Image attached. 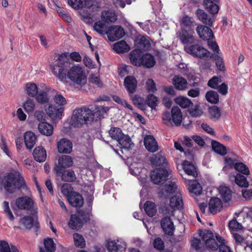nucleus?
<instances>
[{
    "mask_svg": "<svg viewBox=\"0 0 252 252\" xmlns=\"http://www.w3.org/2000/svg\"><path fill=\"white\" fill-rule=\"evenodd\" d=\"M68 58V53L58 55V57L50 64L53 74L61 81H64L67 76L72 82L78 85H83L86 82L85 72L81 67L73 65Z\"/></svg>",
    "mask_w": 252,
    "mask_h": 252,
    "instance_id": "1",
    "label": "nucleus"
},
{
    "mask_svg": "<svg viewBox=\"0 0 252 252\" xmlns=\"http://www.w3.org/2000/svg\"><path fill=\"white\" fill-rule=\"evenodd\" d=\"M3 187L7 192L12 193L16 190L27 188L23 177L18 172L9 173L3 178H0V189Z\"/></svg>",
    "mask_w": 252,
    "mask_h": 252,
    "instance_id": "2",
    "label": "nucleus"
},
{
    "mask_svg": "<svg viewBox=\"0 0 252 252\" xmlns=\"http://www.w3.org/2000/svg\"><path fill=\"white\" fill-rule=\"evenodd\" d=\"M198 19L206 25H198L196 31L200 38L203 40L213 39L215 38L212 30L210 28L213 26V21L203 10L198 9L196 12Z\"/></svg>",
    "mask_w": 252,
    "mask_h": 252,
    "instance_id": "3",
    "label": "nucleus"
},
{
    "mask_svg": "<svg viewBox=\"0 0 252 252\" xmlns=\"http://www.w3.org/2000/svg\"><path fill=\"white\" fill-rule=\"evenodd\" d=\"M92 110L83 106L75 109L71 119V125L74 127H79L88 122L93 121Z\"/></svg>",
    "mask_w": 252,
    "mask_h": 252,
    "instance_id": "4",
    "label": "nucleus"
},
{
    "mask_svg": "<svg viewBox=\"0 0 252 252\" xmlns=\"http://www.w3.org/2000/svg\"><path fill=\"white\" fill-rule=\"evenodd\" d=\"M183 115L181 109L178 106L172 108L171 113L168 111L163 114L162 120L164 124L168 126H172L173 123L176 126H181L182 122Z\"/></svg>",
    "mask_w": 252,
    "mask_h": 252,
    "instance_id": "5",
    "label": "nucleus"
},
{
    "mask_svg": "<svg viewBox=\"0 0 252 252\" xmlns=\"http://www.w3.org/2000/svg\"><path fill=\"white\" fill-rule=\"evenodd\" d=\"M109 135L113 140L118 142L121 148L130 149L131 140L128 135L125 134L120 128L112 127L109 130Z\"/></svg>",
    "mask_w": 252,
    "mask_h": 252,
    "instance_id": "6",
    "label": "nucleus"
},
{
    "mask_svg": "<svg viewBox=\"0 0 252 252\" xmlns=\"http://www.w3.org/2000/svg\"><path fill=\"white\" fill-rule=\"evenodd\" d=\"M184 49L186 53L194 57L207 60L210 57L211 53L199 44L185 46Z\"/></svg>",
    "mask_w": 252,
    "mask_h": 252,
    "instance_id": "7",
    "label": "nucleus"
},
{
    "mask_svg": "<svg viewBox=\"0 0 252 252\" xmlns=\"http://www.w3.org/2000/svg\"><path fill=\"white\" fill-rule=\"evenodd\" d=\"M166 168H157L151 175V180L155 184H163L168 180L169 173Z\"/></svg>",
    "mask_w": 252,
    "mask_h": 252,
    "instance_id": "8",
    "label": "nucleus"
},
{
    "mask_svg": "<svg viewBox=\"0 0 252 252\" xmlns=\"http://www.w3.org/2000/svg\"><path fill=\"white\" fill-rule=\"evenodd\" d=\"M57 170L53 171L55 176L58 179L65 182H73L76 179L74 171L71 169H62L58 167Z\"/></svg>",
    "mask_w": 252,
    "mask_h": 252,
    "instance_id": "9",
    "label": "nucleus"
},
{
    "mask_svg": "<svg viewBox=\"0 0 252 252\" xmlns=\"http://www.w3.org/2000/svg\"><path fill=\"white\" fill-rule=\"evenodd\" d=\"M202 239L205 241L206 247L212 250L218 249V243L214 238V234L211 230H205L202 235Z\"/></svg>",
    "mask_w": 252,
    "mask_h": 252,
    "instance_id": "10",
    "label": "nucleus"
},
{
    "mask_svg": "<svg viewBox=\"0 0 252 252\" xmlns=\"http://www.w3.org/2000/svg\"><path fill=\"white\" fill-rule=\"evenodd\" d=\"M109 39L114 41L123 37L125 32L124 29L120 26H110L106 32Z\"/></svg>",
    "mask_w": 252,
    "mask_h": 252,
    "instance_id": "11",
    "label": "nucleus"
},
{
    "mask_svg": "<svg viewBox=\"0 0 252 252\" xmlns=\"http://www.w3.org/2000/svg\"><path fill=\"white\" fill-rule=\"evenodd\" d=\"M153 166L159 167L158 168H167L168 162L163 152L160 151L156 154L153 155L150 159Z\"/></svg>",
    "mask_w": 252,
    "mask_h": 252,
    "instance_id": "12",
    "label": "nucleus"
},
{
    "mask_svg": "<svg viewBox=\"0 0 252 252\" xmlns=\"http://www.w3.org/2000/svg\"><path fill=\"white\" fill-rule=\"evenodd\" d=\"M15 204L20 209L30 210L33 208L34 202L28 196H24L17 198Z\"/></svg>",
    "mask_w": 252,
    "mask_h": 252,
    "instance_id": "13",
    "label": "nucleus"
},
{
    "mask_svg": "<svg viewBox=\"0 0 252 252\" xmlns=\"http://www.w3.org/2000/svg\"><path fill=\"white\" fill-rule=\"evenodd\" d=\"M160 225L164 233L169 236L173 235L175 228L170 217L163 218L160 221Z\"/></svg>",
    "mask_w": 252,
    "mask_h": 252,
    "instance_id": "14",
    "label": "nucleus"
},
{
    "mask_svg": "<svg viewBox=\"0 0 252 252\" xmlns=\"http://www.w3.org/2000/svg\"><path fill=\"white\" fill-rule=\"evenodd\" d=\"M124 85L129 94H133L136 90L137 81L133 75H128L125 78Z\"/></svg>",
    "mask_w": 252,
    "mask_h": 252,
    "instance_id": "15",
    "label": "nucleus"
},
{
    "mask_svg": "<svg viewBox=\"0 0 252 252\" xmlns=\"http://www.w3.org/2000/svg\"><path fill=\"white\" fill-rule=\"evenodd\" d=\"M73 161L72 158L67 155H63L61 156L58 160V164L54 166L53 171L57 170L58 167L63 169H66L72 166Z\"/></svg>",
    "mask_w": 252,
    "mask_h": 252,
    "instance_id": "16",
    "label": "nucleus"
},
{
    "mask_svg": "<svg viewBox=\"0 0 252 252\" xmlns=\"http://www.w3.org/2000/svg\"><path fill=\"white\" fill-rule=\"evenodd\" d=\"M144 144L146 149L151 153H154L158 149V143L152 135H148L145 137Z\"/></svg>",
    "mask_w": 252,
    "mask_h": 252,
    "instance_id": "17",
    "label": "nucleus"
},
{
    "mask_svg": "<svg viewBox=\"0 0 252 252\" xmlns=\"http://www.w3.org/2000/svg\"><path fill=\"white\" fill-rule=\"evenodd\" d=\"M59 153L69 154L72 151V143L71 141L65 138L61 139L57 143Z\"/></svg>",
    "mask_w": 252,
    "mask_h": 252,
    "instance_id": "18",
    "label": "nucleus"
},
{
    "mask_svg": "<svg viewBox=\"0 0 252 252\" xmlns=\"http://www.w3.org/2000/svg\"><path fill=\"white\" fill-rule=\"evenodd\" d=\"M64 111V108L61 107L58 108L56 106L50 104L46 110L48 115L52 119H61Z\"/></svg>",
    "mask_w": 252,
    "mask_h": 252,
    "instance_id": "19",
    "label": "nucleus"
},
{
    "mask_svg": "<svg viewBox=\"0 0 252 252\" xmlns=\"http://www.w3.org/2000/svg\"><path fill=\"white\" fill-rule=\"evenodd\" d=\"M83 225V221L80 217L76 214H71L68 222V226L71 229L78 230Z\"/></svg>",
    "mask_w": 252,
    "mask_h": 252,
    "instance_id": "20",
    "label": "nucleus"
},
{
    "mask_svg": "<svg viewBox=\"0 0 252 252\" xmlns=\"http://www.w3.org/2000/svg\"><path fill=\"white\" fill-rule=\"evenodd\" d=\"M143 52L140 49H134L129 54V59L131 63L135 66L141 65V58L143 57Z\"/></svg>",
    "mask_w": 252,
    "mask_h": 252,
    "instance_id": "21",
    "label": "nucleus"
},
{
    "mask_svg": "<svg viewBox=\"0 0 252 252\" xmlns=\"http://www.w3.org/2000/svg\"><path fill=\"white\" fill-rule=\"evenodd\" d=\"M24 139L27 148L31 150L36 143L37 137L33 132L28 131L25 133Z\"/></svg>",
    "mask_w": 252,
    "mask_h": 252,
    "instance_id": "22",
    "label": "nucleus"
},
{
    "mask_svg": "<svg viewBox=\"0 0 252 252\" xmlns=\"http://www.w3.org/2000/svg\"><path fill=\"white\" fill-rule=\"evenodd\" d=\"M222 207V201L218 197H212L209 202V210L213 214H216L220 211Z\"/></svg>",
    "mask_w": 252,
    "mask_h": 252,
    "instance_id": "23",
    "label": "nucleus"
},
{
    "mask_svg": "<svg viewBox=\"0 0 252 252\" xmlns=\"http://www.w3.org/2000/svg\"><path fill=\"white\" fill-rule=\"evenodd\" d=\"M67 199L69 204L75 207H81L84 203L82 196L76 192H74Z\"/></svg>",
    "mask_w": 252,
    "mask_h": 252,
    "instance_id": "24",
    "label": "nucleus"
},
{
    "mask_svg": "<svg viewBox=\"0 0 252 252\" xmlns=\"http://www.w3.org/2000/svg\"><path fill=\"white\" fill-rule=\"evenodd\" d=\"M220 0H204V5L206 9L211 14H217L219 7L217 3H219Z\"/></svg>",
    "mask_w": 252,
    "mask_h": 252,
    "instance_id": "25",
    "label": "nucleus"
},
{
    "mask_svg": "<svg viewBox=\"0 0 252 252\" xmlns=\"http://www.w3.org/2000/svg\"><path fill=\"white\" fill-rule=\"evenodd\" d=\"M170 206L173 209L182 210L183 209V201L181 194H177L171 197Z\"/></svg>",
    "mask_w": 252,
    "mask_h": 252,
    "instance_id": "26",
    "label": "nucleus"
},
{
    "mask_svg": "<svg viewBox=\"0 0 252 252\" xmlns=\"http://www.w3.org/2000/svg\"><path fill=\"white\" fill-rule=\"evenodd\" d=\"M32 154L34 159L39 162L44 161L47 157L46 150L41 146L36 147Z\"/></svg>",
    "mask_w": 252,
    "mask_h": 252,
    "instance_id": "27",
    "label": "nucleus"
},
{
    "mask_svg": "<svg viewBox=\"0 0 252 252\" xmlns=\"http://www.w3.org/2000/svg\"><path fill=\"white\" fill-rule=\"evenodd\" d=\"M183 168L185 173L188 175L193 177L197 176L198 173L196 167L191 162L187 160H184L183 163Z\"/></svg>",
    "mask_w": 252,
    "mask_h": 252,
    "instance_id": "28",
    "label": "nucleus"
},
{
    "mask_svg": "<svg viewBox=\"0 0 252 252\" xmlns=\"http://www.w3.org/2000/svg\"><path fill=\"white\" fill-rule=\"evenodd\" d=\"M106 246L108 252H125L126 250L124 245L118 244L115 241H108Z\"/></svg>",
    "mask_w": 252,
    "mask_h": 252,
    "instance_id": "29",
    "label": "nucleus"
},
{
    "mask_svg": "<svg viewBox=\"0 0 252 252\" xmlns=\"http://www.w3.org/2000/svg\"><path fill=\"white\" fill-rule=\"evenodd\" d=\"M38 129L40 133L44 135L49 136L53 134V126L46 122L40 123L38 126Z\"/></svg>",
    "mask_w": 252,
    "mask_h": 252,
    "instance_id": "30",
    "label": "nucleus"
},
{
    "mask_svg": "<svg viewBox=\"0 0 252 252\" xmlns=\"http://www.w3.org/2000/svg\"><path fill=\"white\" fill-rule=\"evenodd\" d=\"M173 84L178 90H184L187 88L188 86V82L186 79L178 75L174 77Z\"/></svg>",
    "mask_w": 252,
    "mask_h": 252,
    "instance_id": "31",
    "label": "nucleus"
},
{
    "mask_svg": "<svg viewBox=\"0 0 252 252\" xmlns=\"http://www.w3.org/2000/svg\"><path fill=\"white\" fill-rule=\"evenodd\" d=\"M141 65L150 68L153 67L156 64V61L154 57L149 53H146L143 55L142 58H141Z\"/></svg>",
    "mask_w": 252,
    "mask_h": 252,
    "instance_id": "32",
    "label": "nucleus"
},
{
    "mask_svg": "<svg viewBox=\"0 0 252 252\" xmlns=\"http://www.w3.org/2000/svg\"><path fill=\"white\" fill-rule=\"evenodd\" d=\"M102 21L106 23H113L117 20V15L114 12L110 10H104L101 12Z\"/></svg>",
    "mask_w": 252,
    "mask_h": 252,
    "instance_id": "33",
    "label": "nucleus"
},
{
    "mask_svg": "<svg viewBox=\"0 0 252 252\" xmlns=\"http://www.w3.org/2000/svg\"><path fill=\"white\" fill-rule=\"evenodd\" d=\"M180 39L184 44L192 43L194 41V38L192 34L185 29L182 28L180 33Z\"/></svg>",
    "mask_w": 252,
    "mask_h": 252,
    "instance_id": "34",
    "label": "nucleus"
},
{
    "mask_svg": "<svg viewBox=\"0 0 252 252\" xmlns=\"http://www.w3.org/2000/svg\"><path fill=\"white\" fill-rule=\"evenodd\" d=\"M220 197L224 202H229L232 198V191L229 188L221 186L219 188Z\"/></svg>",
    "mask_w": 252,
    "mask_h": 252,
    "instance_id": "35",
    "label": "nucleus"
},
{
    "mask_svg": "<svg viewBox=\"0 0 252 252\" xmlns=\"http://www.w3.org/2000/svg\"><path fill=\"white\" fill-rule=\"evenodd\" d=\"M113 49L117 53H123L129 51L130 47L125 41L122 40L115 43Z\"/></svg>",
    "mask_w": 252,
    "mask_h": 252,
    "instance_id": "36",
    "label": "nucleus"
},
{
    "mask_svg": "<svg viewBox=\"0 0 252 252\" xmlns=\"http://www.w3.org/2000/svg\"><path fill=\"white\" fill-rule=\"evenodd\" d=\"M144 209L146 214L149 217H153L157 212V207L155 203L147 201L144 205Z\"/></svg>",
    "mask_w": 252,
    "mask_h": 252,
    "instance_id": "37",
    "label": "nucleus"
},
{
    "mask_svg": "<svg viewBox=\"0 0 252 252\" xmlns=\"http://www.w3.org/2000/svg\"><path fill=\"white\" fill-rule=\"evenodd\" d=\"M209 58L213 59L215 61L216 65L219 70L220 71H225V67L222 57L218 54L211 53Z\"/></svg>",
    "mask_w": 252,
    "mask_h": 252,
    "instance_id": "38",
    "label": "nucleus"
},
{
    "mask_svg": "<svg viewBox=\"0 0 252 252\" xmlns=\"http://www.w3.org/2000/svg\"><path fill=\"white\" fill-rule=\"evenodd\" d=\"M90 0H67L68 4L73 8L78 9L88 6Z\"/></svg>",
    "mask_w": 252,
    "mask_h": 252,
    "instance_id": "39",
    "label": "nucleus"
},
{
    "mask_svg": "<svg viewBox=\"0 0 252 252\" xmlns=\"http://www.w3.org/2000/svg\"><path fill=\"white\" fill-rule=\"evenodd\" d=\"M212 147L213 151L221 156L226 155L227 151L226 147L222 144L216 141H212Z\"/></svg>",
    "mask_w": 252,
    "mask_h": 252,
    "instance_id": "40",
    "label": "nucleus"
},
{
    "mask_svg": "<svg viewBox=\"0 0 252 252\" xmlns=\"http://www.w3.org/2000/svg\"><path fill=\"white\" fill-rule=\"evenodd\" d=\"M175 102L183 108H189L190 105H193L191 101L185 96H179L174 99Z\"/></svg>",
    "mask_w": 252,
    "mask_h": 252,
    "instance_id": "41",
    "label": "nucleus"
},
{
    "mask_svg": "<svg viewBox=\"0 0 252 252\" xmlns=\"http://www.w3.org/2000/svg\"><path fill=\"white\" fill-rule=\"evenodd\" d=\"M207 100L212 104H217L219 101V96L217 92L214 91H208L205 95Z\"/></svg>",
    "mask_w": 252,
    "mask_h": 252,
    "instance_id": "42",
    "label": "nucleus"
},
{
    "mask_svg": "<svg viewBox=\"0 0 252 252\" xmlns=\"http://www.w3.org/2000/svg\"><path fill=\"white\" fill-rule=\"evenodd\" d=\"M189 114L192 117H200L203 113L202 109L198 105H192V107L189 108Z\"/></svg>",
    "mask_w": 252,
    "mask_h": 252,
    "instance_id": "43",
    "label": "nucleus"
},
{
    "mask_svg": "<svg viewBox=\"0 0 252 252\" xmlns=\"http://www.w3.org/2000/svg\"><path fill=\"white\" fill-rule=\"evenodd\" d=\"M235 182L237 185L241 187L247 188L249 185L246 177L240 173H237L235 176Z\"/></svg>",
    "mask_w": 252,
    "mask_h": 252,
    "instance_id": "44",
    "label": "nucleus"
},
{
    "mask_svg": "<svg viewBox=\"0 0 252 252\" xmlns=\"http://www.w3.org/2000/svg\"><path fill=\"white\" fill-rule=\"evenodd\" d=\"M27 94L31 96H35L38 94V88L36 85L34 83H29L26 86Z\"/></svg>",
    "mask_w": 252,
    "mask_h": 252,
    "instance_id": "45",
    "label": "nucleus"
},
{
    "mask_svg": "<svg viewBox=\"0 0 252 252\" xmlns=\"http://www.w3.org/2000/svg\"><path fill=\"white\" fill-rule=\"evenodd\" d=\"M33 219L32 217L28 216L21 219L20 223L26 229H31L33 225Z\"/></svg>",
    "mask_w": 252,
    "mask_h": 252,
    "instance_id": "46",
    "label": "nucleus"
},
{
    "mask_svg": "<svg viewBox=\"0 0 252 252\" xmlns=\"http://www.w3.org/2000/svg\"><path fill=\"white\" fill-rule=\"evenodd\" d=\"M74 245L76 247L83 248L85 246V241L82 235L75 233L73 234Z\"/></svg>",
    "mask_w": 252,
    "mask_h": 252,
    "instance_id": "47",
    "label": "nucleus"
},
{
    "mask_svg": "<svg viewBox=\"0 0 252 252\" xmlns=\"http://www.w3.org/2000/svg\"><path fill=\"white\" fill-rule=\"evenodd\" d=\"M189 189L190 192L196 195H199L202 192V187L200 184L196 181L191 183L189 187Z\"/></svg>",
    "mask_w": 252,
    "mask_h": 252,
    "instance_id": "48",
    "label": "nucleus"
},
{
    "mask_svg": "<svg viewBox=\"0 0 252 252\" xmlns=\"http://www.w3.org/2000/svg\"><path fill=\"white\" fill-rule=\"evenodd\" d=\"M62 193L66 197L67 199L69 198L75 191L71 185L69 184L64 183L61 189Z\"/></svg>",
    "mask_w": 252,
    "mask_h": 252,
    "instance_id": "49",
    "label": "nucleus"
},
{
    "mask_svg": "<svg viewBox=\"0 0 252 252\" xmlns=\"http://www.w3.org/2000/svg\"><path fill=\"white\" fill-rule=\"evenodd\" d=\"M158 98L153 94H149L146 98V103L152 109H155L158 105Z\"/></svg>",
    "mask_w": 252,
    "mask_h": 252,
    "instance_id": "50",
    "label": "nucleus"
},
{
    "mask_svg": "<svg viewBox=\"0 0 252 252\" xmlns=\"http://www.w3.org/2000/svg\"><path fill=\"white\" fill-rule=\"evenodd\" d=\"M139 47L144 50H149L151 48V43L149 38L147 36H142L139 42Z\"/></svg>",
    "mask_w": 252,
    "mask_h": 252,
    "instance_id": "51",
    "label": "nucleus"
},
{
    "mask_svg": "<svg viewBox=\"0 0 252 252\" xmlns=\"http://www.w3.org/2000/svg\"><path fill=\"white\" fill-rule=\"evenodd\" d=\"M44 247L47 252H54L56 250V245L52 238L45 239Z\"/></svg>",
    "mask_w": 252,
    "mask_h": 252,
    "instance_id": "52",
    "label": "nucleus"
},
{
    "mask_svg": "<svg viewBox=\"0 0 252 252\" xmlns=\"http://www.w3.org/2000/svg\"><path fill=\"white\" fill-rule=\"evenodd\" d=\"M235 169L243 175H248L250 174V170L248 167L243 162H238Z\"/></svg>",
    "mask_w": 252,
    "mask_h": 252,
    "instance_id": "53",
    "label": "nucleus"
},
{
    "mask_svg": "<svg viewBox=\"0 0 252 252\" xmlns=\"http://www.w3.org/2000/svg\"><path fill=\"white\" fill-rule=\"evenodd\" d=\"M105 23L102 21H98L96 22L94 24V30L101 34H104L105 33H106V32L105 31L106 26Z\"/></svg>",
    "mask_w": 252,
    "mask_h": 252,
    "instance_id": "54",
    "label": "nucleus"
},
{
    "mask_svg": "<svg viewBox=\"0 0 252 252\" xmlns=\"http://www.w3.org/2000/svg\"><path fill=\"white\" fill-rule=\"evenodd\" d=\"M228 227L231 231H238L241 230L243 226L236 219H233L229 222Z\"/></svg>",
    "mask_w": 252,
    "mask_h": 252,
    "instance_id": "55",
    "label": "nucleus"
},
{
    "mask_svg": "<svg viewBox=\"0 0 252 252\" xmlns=\"http://www.w3.org/2000/svg\"><path fill=\"white\" fill-rule=\"evenodd\" d=\"M221 82V80L220 77L214 76L208 81L207 84L210 88L217 89Z\"/></svg>",
    "mask_w": 252,
    "mask_h": 252,
    "instance_id": "56",
    "label": "nucleus"
},
{
    "mask_svg": "<svg viewBox=\"0 0 252 252\" xmlns=\"http://www.w3.org/2000/svg\"><path fill=\"white\" fill-rule=\"evenodd\" d=\"M209 112L212 118H215L218 120L221 116L220 109L218 106L215 105L209 108Z\"/></svg>",
    "mask_w": 252,
    "mask_h": 252,
    "instance_id": "57",
    "label": "nucleus"
},
{
    "mask_svg": "<svg viewBox=\"0 0 252 252\" xmlns=\"http://www.w3.org/2000/svg\"><path fill=\"white\" fill-rule=\"evenodd\" d=\"M36 96V99L39 103L45 104L49 101L47 94L45 91L39 92Z\"/></svg>",
    "mask_w": 252,
    "mask_h": 252,
    "instance_id": "58",
    "label": "nucleus"
},
{
    "mask_svg": "<svg viewBox=\"0 0 252 252\" xmlns=\"http://www.w3.org/2000/svg\"><path fill=\"white\" fill-rule=\"evenodd\" d=\"M35 107V104L32 99L28 98L23 104V108L27 113L32 112Z\"/></svg>",
    "mask_w": 252,
    "mask_h": 252,
    "instance_id": "59",
    "label": "nucleus"
},
{
    "mask_svg": "<svg viewBox=\"0 0 252 252\" xmlns=\"http://www.w3.org/2000/svg\"><path fill=\"white\" fill-rule=\"evenodd\" d=\"M154 248L157 250L161 251L164 248V244L161 238L159 237L156 238L153 243Z\"/></svg>",
    "mask_w": 252,
    "mask_h": 252,
    "instance_id": "60",
    "label": "nucleus"
},
{
    "mask_svg": "<svg viewBox=\"0 0 252 252\" xmlns=\"http://www.w3.org/2000/svg\"><path fill=\"white\" fill-rule=\"evenodd\" d=\"M54 100L56 104L60 106L64 105L66 103L65 98L61 94H56L54 97Z\"/></svg>",
    "mask_w": 252,
    "mask_h": 252,
    "instance_id": "61",
    "label": "nucleus"
},
{
    "mask_svg": "<svg viewBox=\"0 0 252 252\" xmlns=\"http://www.w3.org/2000/svg\"><path fill=\"white\" fill-rule=\"evenodd\" d=\"M238 161L236 159H232L231 158H225V166L229 169L234 168Z\"/></svg>",
    "mask_w": 252,
    "mask_h": 252,
    "instance_id": "62",
    "label": "nucleus"
},
{
    "mask_svg": "<svg viewBox=\"0 0 252 252\" xmlns=\"http://www.w3.org/2000/svg\"><path fill=\"white\" fill-rule=\"evenodd\" d=\"M177 186L175 183L172 182H170L168 184H166L164 186L165 191L169 193L174 192Z\"/></svg>",
    "mask_w": 252,
    "mask_h": 252,
    "instance_id": "63",
    "label": "nucleus"
},
{
    "mask_svg": "<svg viewBox=\"0 0 252 252\" xmlns=\"http://www.w3.org/2000/svg\"><path fill=\"white\" fill-rule=\"evenodd\" d=\"M0 252H11L10 247L7 241H0Z\"/></svg>",
    "mask_w": 252,
    "mask_h": 252,
    "instance_id": "64",
    "label": "nucleus"
}]
</instances>
